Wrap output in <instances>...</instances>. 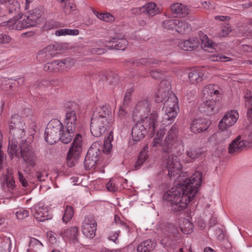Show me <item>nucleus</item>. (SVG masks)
<instances>
[{
    "mask_svg": "<svg viewBox=\"0 0 252 252\" xmlns=\"http://www.w3.org/2000/svg\"><path fill=\"white\" fill-rule=\"evenodd\" d=\"M187 176L186 173L180 175L177 178L179 183L163 195V199L170 203L174 211H180L186 208L194 198L201 184L202 174L201 172H194L189 178Z\"/></svg>",
    "mask_w": 252,
    "mask_h": 252,
    "instance_id": "nucleus-1",
    "label": "nucleus"
},
{
    "mask_svg": "<svg viewBox=\"0 0 252 252\" xmlns=\"http://www.w3.org/2000/svg\"><path fill=\"white\" fill-rule=\"evenodd\" d=\"M150 103L147 99L138 102L134 108L132 117L134 119L139 117L140 120L133 127L131 131L134 141H139L143 139L148 132L151 136H154L159 126L158 120V114L157 111H153L149 114Z\"/></svg>",
    "mask_w": 252,
    "mask_h": 252,
    "instance_id": "nucleus-2",
    "label": "nucleus"
},
{
    "mask_svg": "<svg viewBox=\"0 0 252 252\" xmlns=\"http://www.w3.org/2000/svg\"><path fill=\"white\" fill-rule=\"evenodd\" d=\"M170 90V83L166 80H162L154 96L155 101L158 103L162 102L168 97L164 102L163 108L164 114L162 123L163 125L171 124L177 116L179 110L177 97Z\"/></svg>",
    "mask_w": 252,
    "mask_h": 252,
    "instance_id": "nucleus-3",
    "label": "nucleus"
},
{
    "mask_svg": "<svg viewBox=\"0 0 252 252\" xmlns=\"http://www.w3.org/2000/svg\"><path fill=\"white\" fill-rule=\"evenodd\" d=\"M182 223L180 229L174 224L166 223L159 226L160 244L164 247L175 249L182 238V232L184 234H190L193 228V224L187 219L181 220Z\"/></svg>",
    "mask_w": 252,
    "mask_h": 252,
    "instance_id": "nucleus-4",
    "label": "nucleus"
},
{
    "mask_svg": "<svg viewBox=\"0 0 252 252\" xmlns=\"http://www.w3.org/2000/svg\"><path fill=\"white\" fill-rule=\"evenodd\" d=\"M159 122V126H158L155 136L151 146L152 148L156 150H161L163 152H169L173 145L177 141L178 127L176 124L173 125L170 129L168 131L164 141L162 143V139L165 131V125H163V123H162V124H160V122Z\"/></svg>",
    "mask_w": 252,
    "mask_h": 252,
    "instance_id": "nucleus-5",
    "label": "nucleus"
},
{
    "mask_svg": "<svg viewBox=\"0 0 252 252\" xmlns=\"http://www.w3.org/2000/svg\"><path fill=\"white\" fill-rule=\"evenodd\" d=\"M82 151V137L80 134H77L73 140L66 157V163L69 167H72L75 165Z\"/></svg>",
    "mask_w": 252,
    "mask_h": 252,
    "instance_id": "nucleus-6",
    "label": "nucleus"
},
{
    "mask_svg": "<svg viewBox=\"0 0 252 252\" xmlns=\"http://www.w3.org/2000/svg\"><path fill=\"white\" fill-rule=\"evenodd\" d=\"M63 128L62 123L57 119H53L48 124L45 132V139L50 145L60 140V132Z\"/></svg>",
    "mask_w": 252,
    "mask_h": 252,
    "instance_id": "nucleus-7",
    "label": "nucleus"
},
{
    "mask_svg": "<svg viewBox=\"0 0 252 252\" xmlns=\"http://www.w3.org/2000/svg\"><path fill=\"white\" fill-rule=\"evenodd\" d=\"M33 137L30 135L25 141L22 140L19 144L21 156L25 162L33 167L36 164V157L31 145Z\"/></svg>",
    "mask_w": 252,
    "mask_h": 252,
    "instance_id": "nucleus-8",
    "label": "nucleus"
},
{
    "mask_svg": "<svg viewBox=\"0 0 252 252\" xmlns=\"http://www.w3.org/2000/svg\"><path fill=\"white\" fill-rule=\"evenodd\" d=\"M11 137L20 139L25 135L26 126L22 117L17 114L12 115L9 122Z\"/></svg>",
    "mask_w": 252,
    "mask_h": 252,
    "instance_id": "nucleus-9",
    "label": "nucleus"
},
{
    "mask_svg": "<svg viewBox=\"0 0 252 252\" xmlns=\"http://www.w3.org/2000/svg\"><path fill=\"white\" fill-rule=\"evenodd\" d=\"M110 122L105 118L100 120L92 117L90 126L92 134L95 137L100 136L106 130Z\"/></svg>",
    "mask_w": 252,
    "mask_h": 252,
    "instance_id": "nucleus-10",
    "label": "nucleus"
},
{
    "mask_svg": "<svg viewBox=\"0 0 252 252\" xmlns=\"http://www.w3.org/2000/svg\"><path fill=\"white\" fill-rule=\"evenodd\" d=\"M239 117L238 112L235 110H230L226 112L219 123L220 129L224 130L233 126Z\"/></svg>",
    "mask_w": 252,
    "mask_h": 252,
    "instance_id": "nucleus-11",
    "label": "nucleus"
},
{
    "mask_svg": "<svg viewBox=\"0 0 252 252\" xmlns=\"http://www.w3.org/2000/svg\"><path fill=\"white\" fill-rule=\"evenodd\" d=\"M162 61H159L154 59H143L138 62V63L147 66L151 76L155 79H158L162 76L165 71L155 70L152 69V68L160 66L162 64Z\"/></svg>",
    "mask_w": 252,
    "mask_h": 252,
    "instance_id": "nucleus-12",
    "label": "nucleus"
},
{
    "mask_svg": "<svg viewBox=\"0 0 252 252\" xmlns=\"http://www.w3.org/2000/svg\"><path fill=\"white\" fill-rule=\"evenodd\" d=\"M97 224L93 217H87L82 222V232L87 238H94L95 236Z\"/></svg>",
    "mask_w": 252,
    "mask_h": 252,
    "instance_id": "nucleus-13",
    "label": "nucleus"
},
{
    "mask_svg": "<svg viewBox=\"0 0 252 252\" xmlns=\"http://www.w3.org/2000/svg\"><path fill=\"white\" fill-rule=\"evenodd\" d=\"M166 168L168 171V175L169 177H175L178 174L182 169V165L180 163L178 157L170 156L167 160L166 164Z\"/></svg>",
    "mask_w": 252,
    "mask_h": 252,
    "instance_id": "nucleus-14",
    "label": "nucleus"
},
{
    "mask_svg": "<svg viewBox=\"0 0 252 252\" xmlns=\"http://www.w3.org/2000/svg\"><path fill=\"white\" fill-rule=\"evenodd\" d=\"M29 27L24 14L18 15L7 21V28L9 30H21Z\"/></svg>",
    "mask_w": 252,
    "mask_h": 252,
    "instance_id": "nucleus-15",
    "label": "nucleus"
},
{
    "mask_svg": "<svg viewBox=\"0 0 252 252\" xmlns=\"http://www.w3.org/2000/svg\"><path fill=\"white\" fill-rule=\"evenodd\" d=\"M210 125L211 122L206 119H195L190 124L189 128L191 132L198 133L206 130Z\"/></svg>",
    "mask_w": 252,
    "mask_h": 252,
    "instance_id": "nucleus-16",
    "label": "nucleus"
},
{
    "mask_svg": "<svg viewBox=\"0 0 252 252\" xmlns=\"http://www.w3.org/2000/svg\"><path fill=\"white\" fill-rule=\"evenodd\" d=\"M208 77L207 73L202 68H194L189 73L188 78L190 84L196 85Z\"/></svg>",
    "mask_w": 252,
    "mask_h": 252,
    "instance_id": "nucleus-17",
    "label": "nucleus"
},
{
    "mask_svg": "<svg viewBox=\"0 0 252 252\" xmlns=\"http://www.w3.org/2000/svg\"><path fill=\"white\" fill-rule=\"evenodd\" d=\"M31 212L34 217L40 221H43L51 218L48 208L40 205L31 208Z\"/></svg>",
    "mask_w": 252,
    "mask_h": 252,
    "instance_id": "nucleus-18",
    "label": "nucleus"
},
{
    "mask_svg": "<svg viewBox=\"0 0 252 252\" xmlns=\"http://www.w3.org/2000/svg\"><path fill=\"white\" fill-rule=\"evenodd\" d=\"M248 147H249V143L246 140H242L241 136H238L230 144L228 152L230 154L235 155Z\"/></svg>",
    "mask_w": 252,
    "mask_h": 252,
    "instance_id": "nucleus-19",
    "label": "nucleus"
},
{
    "mask_svg": "<svg viewBox=\"0 0 252 252\" xmlns=\"http://www.w3.org/2000/svg\"><path fill=\"white\" fill-rule=\"evenodd\" d=\"M29 27L35 26L39 23L41 13L39 8H34L24 15Z\"/></svg>",
    "mask_w": 252,
    "mask_h": 252,
    "instance_id": "nucleus-20",
    "label": "nucleus"
},
{
    "mask_svg": "<svg viewBox=\"0 0 252 252\" xmlns=\"http://www.w3.org/2000/svg\"><path fill=\"white\" fill-rule=\"evenodd\" d=\"M203 102L199 109L202 112L211 115L217 111L216 101L212 99H202Z\"/></svg>",
    "mask_w": 252,
    "mask_h": 252,
    "instance_id": "nucleus-21",
    "label": "nucleus"
},
{
    "mask_svg": "<svg viewBox=\"0 0 252 252\" xmlns=\"http://www.w3.org/2000/svg\"><path fill=\"white\" fill-rule=\"evenodd\" d=\"M92 117L100 120L105 118L110 122V117H112L111 108L109 105H106L97 107L94 111Z\"/></svg>",
    "mask_w": 252,
    "mask_h": 252,
    "instance_id": "nucleus-22",
    "label": "nucleus"
},
{
    "mask_svg": "<svg viewBox=\"0 0 252 252\" xmlns=\"http://www.w3.org/2000/svg\"><path fill=\"white\" fill-rule=\"evenodd\" d=\"M221 93L219 91V87L215 84H208L206 85L203 88L201 93L202 99H208L214 95L219 97Z\"/></svg>",
    "mask_w": 252,
    "mask_h": 252,
    "instance_id": "nucleus-23",
    "label": "nucleus"
},
{
    "mask_svg": "<svg viewBox=\"0 0 252 252\" xmlns=\"http://www.w3.org/2000/svg\"><path fill=\"white\" fill-rule=\"evenodd\" d=\"M134 12L140 13L141 11L145 12L149 15L153 16L161 12L159 8L157 6L156 4L153 2L146 3L144 5L140 8L133 9Z\"/></svg>",
    "mask_w": 252,
    "mask_h": 252,
    "instance_id": "nucleus-24",
    "label": "nucleus"
},
{
    "mask_svg": "<svg viewBox=\"0 0 252 252\" xmlns=\"http://www.w3.org/2000/svg\"><path fill=\"white\" fill-rule=\"evenodd\" d=\"M56 51L54 45H49L38 52L37 58L40 62H44L53 57L56 54Z\"/></svg>",
    "mask_w": 252,
    "mask_h": 252,
    "instance_id": "nucleus-25",
    "label": "nucleus"
},
{
    "mask_svg": "<svg viewBox=\"0 0 252 252\" xmlns=\"http://www.w3.org/2000/svg\"><path fill=\"white\" fill-rule=\"evenodd\" d=\"M78 234V228L76 226L71 227L67 229H63L61 230L60 235L66 240H70L72 242L77 241V236Z\"/></svg>",
    "mask_w": 252,
    "mask_h": 252,
    "instance_id": "nucleus-26",
    "label": "nucleus"
},
{
    "mask_svg": "<svg viewBox=\"0 0 252 252\" xmlns=\"http://www.w3.org/2000/svg\"><path fill=\"white\" fill-rule=\"evenodd\" d=\"M127 44V41L125 39L114 38L111 40L106 41L105 45L110 49L124 50L126 48Z\"/></svg>",
    "mask_w": 252,
    "mask_h": 252,
    "instance_id": "nucleus-27",
    "label": "nucleus"
},
{
    "mask_svg": "<svg viewBox=\"0 0 252 252\" xmlns=\"http://www.w3.org/2000/svg\"><path fill=\"white\" fill-rule=\"evenodd\" d=\"M170 9L179 17H185L190 13V9L188 6L178 2L172 4Z\"/></svg>",
    "mask_w": 252,
    "mask_h": 252,
    "instance_id": "nucleus-28",
    "label": "nucleus"
},
{
    "mask_svg": "<svg viewBox=\"0 0 252 252\" xmlns=\"http://www.w3.org/2000/svg\"><path fill=\"white\" fill-rule=\"evenodd\" d=\"M64 124L65 126L69 128L70 130L75 129L77 124V120L75 111L69 110L66 112Z\"/></svg>",
    "mask_w": 252,
    "mask_h": 252,
    "instance_id": "nucleus-29",
    "label": "nucleus"
},
{
    "mask_svg": "<svg viewBox=\"0 0 252 252\" xmlns=\"http://www.w3.org/2000/svg\"><path fill=\"white\" fill-rule=\"evenodd\" d=\"M102 146L99 142H95L89 148L87 155V158H94V160L98 161V157L101 154Z\"/></svg>",
    "mask_w": 252,
    "mask_h": 252,
    "instance_id": "nucleus-30",
    "label": "nucleus"
},
{
    "mask_svg": "<svg viewBox=\"0 0 252 252\" xmlns=\"http://www.w3.org/2000/svg\"><path fill=\"white\" fill-rule=\"evenodd\" d=\"M178 46L185 51H192L198 46V43L196 39L181 40L179 42Z\"/></svg>",
    "mask_w": 252,
    "mask_h": 252,
    "instance_id": "nucleus-31",
    "label": "nucleus"
},
{
    "mask_svg": "<svg viewBox=\"0 0 252 252\" xmlns=\"http://www.w3.org/2000/svg\"><path fill=\"white\" fill-rule=\"evenodd\" d=\"M156 243L151 240H146L139 244L137 247V252H150L153 250Z\"/></svg>",
    "mask_w": 252,
    "mask_h": 252,
    "instance_id": "nucleus-32",
    "label": "nucleus"
},
{
    "mask_svg": "<svg viewBox=\"0 0 252 252\" xmlns=\"http://www.w3.org/2000/svg\"><path fill=\"white\" fill-rule=\"evenodd\" d=\"M75 130H70L69 128L63 126L60 136V140L65 144L70 142L74 135Z\"/></svg>",
    "mask_w": 252,
    "mask_h": 252,
    "instance_id": "nucleus-33",
    "label": "nucleus"
},
{
    "mask_svg": "<svg viewBox=\"0 0 252 252\" xmlns=\"http://www.w3.org/2000/svg\"><path fill=\"white\" fill-rule=\"evenodd\" d=\"M3 184L6 185L9 191L12 190L15 188V182L11 169L7 170V173L4 176Z\"/></svg>",
    "mask_w": 252,
    "mask_h": 252,
    "instance_id": "nucleus-34",
    "label": "nucleus"
},
{
    "mask_svg": "<svg viewBox=\"0 0 252 252\" xmlns=\"http://www.w3.org/2000/svg\"><path fill=\"white\" fill-rule=\"evenodd\" d=\"M43 247L40 241L36 238H31L27 252H40L43 249Z\"/></svg>",
    "mask_w": 252,
    "mask_h": 252,
    "instance_id": "nucleus-35",
    "label": "nucleus"
},
{
    "mask_svg": "<svg viewBox=\"0 0 252 252\" xmlns=\"http://www.w3.org/2000/svg\"><path fill=\"white\" fill-rule=\"evenodd\" d=\"M176 31L181 34H186L191 31V27L188 22L179 19V23L176 26Z\"/></svg>",
    "mask_w": 252,
    "mask_h": 252,
    "instance_id": "nucleus-36",
    "label": "nucleus"
},
{
    "mask_svg": "<svg viewBox=\"0 0 252 252\" xmlns=\"http://www.w3.org/2000/svg\"><path fill=\"white\" fill-rule=\"evenodd\" d=\"M11 245L9 237L0 236V252H10Z\"/></svg>",
    "mask_w": 252,
    "mask_h": 252,
    "instance_id": "nucleus-37",
    "label": "nucleus"
},
{
    "mask_svg": "<svg viewBox=\"0 0 252 252\" xmlns=\"http://www.w3.org/2000/svg\"><path fill=\"white\" fill-rule=\"evenodd\" d=\"M60 61H55L45 64L44 70L48 72H57L62 71Z\"/></svg>",
    "mask_w": 252,
    "mask_h": 252,
    "instance_id": "nucleus-38",
    "label": "nucleus"
},
{
    "mask_svg": "<svg viewBox=\"0 0 252 252\" xmlns=\"http://www.w3.org/2000/svg\"><path fill=\"white\" fill-rule=\"evenodd\" d=\"M61 2V7L63 12L66 14H69L71 11L75 10V5L69 0H58Z\"/></svg>",
    "mask_w": 252,
    "mask_h": 252,
    "instance_id": "nucleus-39",
    "label": "nucleus"
},
{
    "mask_svg": "<svg viewBox=\"0 0 252 252\" xmlns=\"http://www.w3.org/2000/svg\"><path fill=\"white\" fill-rule=\"evenodd\" d=\"M16 139H15L14 137L11 136L9 137L8 152L11 156H14V155L16 156L18 155V142Z\"/></svg>",
    "mask_w": 252,
    "mask_h": 252,
    "instance_id": "nucleus-40",
    "label": "nucleus"
},
{
    "mask_svg": "<svg viewBox=\"0 0 252 252\" xmlns=\"http://www.w3.org/2000/svg\"><path fill=\"white\" fill-rule=\"evenodd\" d=\"M93 13L100 20L106 22H111L114 21V16L109 13H101L96 11L94 8H92Z\"/></svg>",
    "mask_w": 252,
    "mask_h": 252,
    "instance_id": "nucleus-41",
    "label": "nucleus"
},
{
    "mask_svg": "<svg viewBox=\"0 0 252 252\" xmlns=\"http://www.w3.org/2000/svg\"><path fill=\"white\" fill-rule=\"evenodd\" d=\"M216 44L213 43L209 38L204 35L202 38V47L206 50L209 52H213L215 50V47Z\"/></svg>",
    "mask_w": 252,
    "mask_h": 252,
    "instance_id": "nucleus-42",
    "label": "nucleus"
},
{
    "mask_svg": "<svg viewBox=\"0 0 252 252\" xmlns=\"http://www.w3.org/2000/svg\"><path fill=\"white\" fill-rule=\"evenodd\" d=\"M147 148V147H144L140 153L137 161L134 165L133 170H136L138 169L147 158L148 154L146 152V149Z\"/></svg>",
    "mask_w": 252,
    "mask_h": 252,
    "instance_id": "nucleus-43",
    "label": "nucleus"
},
{
    "mask_svg": "<svg viewBox=\"0 0 252 252\" xmlns=\"http://www.w3.org/2000/svg\"><path fill=\"white\" fill-rule=\"evenodd\" d=\"M79 34V30L77 29H63L57 30L55 32L57 36L77 35Z\"/></svg>",
    "mask_w": 252,
    "mask_h": 252,
    "instance_id": "nucleus-44",
    "label": "nucleus"
},
{
    "mask_svg": "<svg viewBox=\"0 0 252 252\" xmlns=\"http://www.w3.org/2000/svg\"><path fill=\"white\" fill-rule=\"evenodd\" d=\"M129 99V98L127 96V94H126L124 98L123 106H121L120 107L118 113V116L120 118H123L127 113L128 111L127 104Z\"/></svg>",
    "mask_w": 252,
    "mask_h": 252,
    "instance_id": "nucleus-45",
    "label": "nucleus"
},
{
    "mask_svg": "<svg viewBox=\"0 0 252 252\" xmlns=\"http://www.w3.org/2000/svg\"><path fill=\"white\" fill-rule=\"evenodd\" d=\"M113 136L112 133L110 132L107 138L104 140L103 146L102 147V150L103 151L106 153L110 152L112 146L111 144V141L113 140Z\"/></svg>",
    "mask_w": 252,
    "mask_h": 252,
    "instance_id": "nucleus-46",
    "label": "nucleus"
},
{
    "mask_svg": "<svg viewBox=\"0 0 252 252\" xmlns=\"http://www.w3.org/2000/svg\"><path fill=\"white\" fill-rule=\"evenodd\" d=\"M203 151L201 149H193L192 148L188 149L186 152V155L191 159L199 158L202 154Z\"/></svg>",
    "mask_w": 252,
    "mask_h": 252,
    "instance_id": "nucleus-47",
    "label": "nucleus"
},
{
    "mask_svg": "<svg viewBox=\"0 0 252 252\" xmlns=\"http://www.w3.org/2000/svg\"><path fill=\"white\" fill-rule=\"evenodd\" d=\"M119 181L117 178H112L106 185L107 189L109 191L114 192L118 189Z\"/></svg>",
    "mask_w": 252,
    "mask_h": 252,
    "instance_id": "nucleus-48",
    "label": "nucleus"
},
{
    "mask_svg": "<svg viewBox=\"0 0 252 252\" xmlns=\"http://www.w3.org/2000/svg\"><path fill=\"white\" fill-rule=\"evenodd\" d=\"M74 215V211L72 207L66 206L64 215L63 217V220L65 223L69 221Z\"/></svg>",
    "mask_w": 252,
    "mask_h": 252,
    "instance_id": "nucleus-49",
    "label": "nucleus"
},
{
    "mask_svg": "<svg viewBox=\"0 0 252 252\" xmlns=\"http://www.w3.org/2000/svg\"><path fill=\"white\" fill-rule=\"evenodd\" d=\"M5 6H6L8 12L10 13L16 12L20 8L19 3L17 1L15 0H10L9 1V3L6 4Z\"/></svg>",
    "mask_w": 252,
    "mask_h": 252,
    "instance_id": "nucleus-50",
    "label": "nucleus"
},
{
    "mask_svg": "<svg viewBox=\"0 0 252 252\" xmlns=\"http://www.w3.org/2000/svg\"><path fill=\"white\" fill-rule=\"evenodd\" d=\"M177 23H179V19L167 20L163 21L162 26L164 29L167 30H173L174 29L176 30Z\"/></svg>",
    "mask_w": 252,
    "mask_h": 252,
    "instance_id": "nucleus-51",
    "label": "nucleus"
},
{
    "mask_svg": "<svg viewBox=\"0 0 252 252\" xmlns=\"http://www.w3.org/2000/svg\"><path fill=\"white\" fill-rule=\"evenodd\" d=\"M60 64L62 71L70 68L74 64V61L72 59H66L60 61Z\"/></svg>",
    "mask_w": 252,
    "mask_h": 252,
    "instance_id": "nucleus-52",
    "label": "nucleus"
},
{
    "mask_svg": "<svg viewBox=\"0 0 252 252\" xmlns=\"http://www.w3.org/2000/svg\"><path fill=\"white\" fill-rule=\"evenodd\" d=\"M231 32V28L227 24H224L221 27L220 31L218 32V36L219 37H223L229 34Z\"/></svg>",
    "mask_w": 252,
    "mask_h": 252,
    "instance_id": "nucleus-53",
    "label": "nucleus"
},
{
    "mask_svg": "<svg viewBox=\"0 0 252 252\" xmlns=\"http://www.w3.org/2000/svg\"><path fill=\"white\" fill-rule=\"evenodd\" d=\"M46 236L48 241L51 244H56L58 243V240L59 239L57 237V234L53 231H50L46 233Z\"/></svg>",
    "mask_w": 252,
    "mask_h": 252,
    "instance_id": "nucleus-54",
    "label": "nucleus"
},
{
    "mask_svg": "<svg viewBox=\"0 0 252 252\" xmlns=\"http://www.w3.org/2000/svg\"><path fill=\"white\" fill-rule=\"evenodd\" d=\"M15 215L18 219L22 220L29 216V212L25 209H20L16 212Z\"/></svg>",
    "mask_w": 252,
    "mask_h": 252,
    "instance_id": "nucleus-55",
    "label": "nucleus"
},
{
    "mask_svg": "<svg viewBox=\"0 0 252 252\" xmlns=\"http://www.w3.org/2000/svg\"><path fill=\"white\" fill-rule=\"evenodd\" d=\"M97 161L94 160V158H87L86 155L84 160V165L86 169H90L96 164Z\"/></svg>",
    "mask_w": 252,
    "mask_h": 252,
    "instance_id": "nucleus-56",
    "label": "nucleus"
},
{
    "mask_svg": "<svg viewBox=\"0 0 252 252\" xmlns=\"http://www.w3.org/2000/svg\"><path fill=\"white\" fill-rule=\"evenodd\" d=\"M245 105L248 109L252 108V96L250 91H247L245 94Z\"/></svg>",
    "mask_w": 252,
    "mask_h": 252,
    "instance_id": "nucleus-57",
    "label": "nucleus"
},
{
    "mask_svg": "<svg viewBox=\"0 0 252 252\" xmlns=\"http://www.w3.org/2000/svg\"><path fill=\"white\" fill-rule=\"evenodd\" d=\"M211 60L214 62L217 61H222V62H226L230 60V58L228 57L223 56L221 55H218L216 54L213 55L211 57Z\"/></svg>",
    "mask_w": 252,
    "mask_h": 252,
    "instance_id": "nucleus-58",
    "label": "nucleus"
},
{
    "mask_svg": "<svg viewBox=\"0 0 252 252\" xmlns=\"http://www.w3.org/2000/svg\"><path fill=\"white\" fill-rule=\"evenodd\" d=\"M11 40V38L5 34H0V44H6L9 43Z\"/></svg>",
    "mask_w": 252,
    "mask_h": 252,
    "instance_id": "nucleus-59",
    "label": "nucleus"
},
{
    "mask_svg": "<svg viewBox=\"0 0 252 252\" xmlns=\"http://www.w3.org/2000/svg\"><path fill=\"white\" fill-rule=\"evenodd\" d=\"M19 182L24 187H27L28 186V183L26 178L24 177L23 174L20 171L18 173Z\"/></svg>",
    "mask_w": 252,
    "mask_h": 252,
    "instance_id": "nucleus-60",
    "label": "nucleus"
},
{
    "mask_svg": "<svg viewBox=\"0 0 252 252\" xmlns=\"http://www.w3.org/2000/svg\"><path fill=\"white\" fill-rule=\"evenodd\" d=\"M202 5L204 8L207 9H214L215 8L214 6L209 1H204L202 2Z\"/></svg>",
    "mask_w": 252,
    "mask_h": 252,
    "instance_id": "nucleus-61",
    "label": "nucleus"
},
{
    "mask_svg": "<svg viewBox=\"0 0 252 252\" xmlns=\"http://www.w3.org/2000/svg\"><path fill=\"white\" fill-rule=\"evenodd\" d=\"M36 176L37 180L39 181H43L45 180V178L47 177L46 175H44L43 173L42 172H37L36 173Z\"/></svg>",
    "mask_w": 252,
    "mask_h": 252,
    "instance_id": "nucleus-62",
    "label": "nucleus"
},
{
    "mask_svg": "<svg viewBox=\"0 0 252 252\" xmlns=\"http://www.w3.org/2000/svg\"><path fill=\"white\" fill-rule=\"evenodd\" d=\"M230 19V18L228 16H217L215 17V19L216 20H219L221 21H224L225 20H228Z\"/></svg>",
    "mask_w": 252,
    "mask_h": 252,
    "instance_id": "nucleus-63",
    "label": "nucleus"
},
{
    "mask_svg": "<svg viewBox=\"0 0 252 252\" xmlns=\"http://www.w3.org/2000/svg\"><path fill=\"white\" fill-rule=\"evenodd\" d=\"M247 117L248 119L252 122V108H250L248 110Z\"/></svg>",
    "mask_w": 252,
    "mask_h": 252,
    "instance_id": "nucleus-64",
    "label": "nucleus"
}]
</instances>
